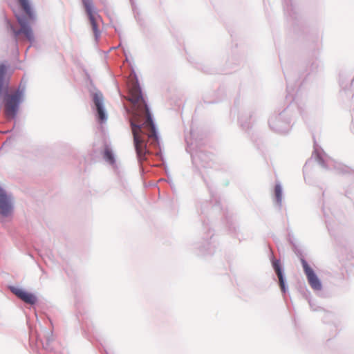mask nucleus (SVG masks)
I'll return each mask as SVG.
<instances>
[{
	"mask_svg": "<svg viewBox=\"0 0 354 354\" xmlns=\"http://www.w3.org/2000/svg\"><path fill=\"white\" fill-rule=\"evenodd\" d=\"M274 195L277 203L281 204L282 200V190L279 185H276L274 187Z\"/></svg>",
	"mask_w": 354,
	"mask_h": 354,
	"instance_id": "nucleus-12",
	"label": "nucleus"
},
{
	"mask_svg": "<svg viewBox=\"0 0 354 354\" xmlns=\"http://www.w3.org/2000/svg\"><path fill=\"white\" fill-rule=\"evenodd\" d=\"M22 93L19 90L7 93L4 97L5 114L6 118L13 119L17 115L21 101Z\"/></svg>",
	"mask_w": 354,
	"mask_h": 354,
	"instance_id": "nucleus-3",
	"label": "nucleus"
},
{
	"mask_svg": "<svg viewBox=\"0 0 354 354\" xmlns=\"http://www.w3.org/2000/svg\"><path fill=\"white\" fill-rule=\"evenodd\" d=\"M83 5L88 17H93V6L91 0H82Z\"/></svg>",
	"mask_w": 354,
	"mask_h": 354,
	"instance_id": "nucleus-9",
	"label": "nucleus"
},
{
	"mask_svg": "<svg viewBox=\"0 0 354 354\" xmlns=\"http://www.w3.org/2000/svg\"><path fill=\"white\" fill-rule=\"evenodd\" d=\"M88 18H89V20H90V23H91V27H92V30H93V34H94L95 37H97L100 35V30L98 29L97 23L95 21V17L93 16V17H88Z\"/></svg>",
	"mask_w": 354,
	"mask_h": 354,
	"instance_id": "nucleus-11",
	"label": "nucleus"
},
{
	"mask_svg": "<svg viewBox=\"0 0 354 354\" xmlns=\"http://www.w3.org/2000/svg\"><path fill=\"white\" fill-rule=\"evenodd\" d=\"M93 101L96 107V110L97 112V118L99 120H100L101 122L106 120V116L103 106L104 97L102 94L100 92L95 93L93 95Z\"/></svg>",
	"mask_w": 354,
	"mask_h": 354,
	"instance_id": "nucleus-6",
	"label": "nucleus"
},
{
	"mask_svg": "<svg viewBox=\"0 0 354 354\" xmlns=\"http://www.w3.org/2000/svg\"><path fill=\"white\" fill-rule=\"evenodd\" d=\"M301 262L310 287L315 290H321L322 283L313 268H310L305 259H301Z\"/></svg>",
	"mask_w": 354,
	"mask_h": 354,
	"instance_id": "nucleus-4",
	"label": "nucleus"
},
{
	"mask_svg": "<svg viewBox=\"0 0 354 354\" xmlns=\"http://www.w3.org/2000/svg\"><path fill=\"white\" fill-rule=\"evenodd\" d=\"M104 158L106 161H108L110 164H114L115 158L112 151L109 148H106L104 151Z\"/></svg>",
	"mask_w": 354,
	"mask_h": 354,
	"instance_id": "nucleus-10",
	"label": "nucleus"
},
{
	"mask_svg": "<svg viewBox=\"0 0 354 354\" xmlns=\"http://www.w3.org/2000/svg\"><path fill=\"white\" fill-rule=\"evenodd\" d=\"M11 290L16 296L27 304H34L36 302L35 296L30 292L15 287H12Z\"/></svg>",
	"mask_w": 354,
	"mask_h": 354,
	"instance_id": "nucleus-7",
	"label": "nucleus"
},
{
	"mask_svg": "<svg viewBox=\"0 0 354 354\" xmlns=\"http://www.w3.org/2000/svg\"><path fill=\"white\" fill-rule=\"evenodd\" d=\"M129 100L133 104L136 117L145 116V121L141 124L131 122L133 142L139 160L145 159L147 150V138L150 145H156L158 137L151 115L142 97L140 87L137 81L133 80L128 84Z\"/></svg>",
	"mask_w": 354,
	"mask_h": 354,
	"instance_id": "nucleus-1",
	"label": "nucleus"
},
{
	"mask_svg": "<svg viewBox=\"0 0 354 354\" xmlns=\"http://www.w3.org/2000/svg\"><path fill=\"white\" fill-rule=\"evenodd\" d=\"M16 4L18 8L20 9L23 13L22 15L20 11L12 6V9L15 14V16L17 20L19 25L20 26L19 29L15 28L12 25L10 26V28L14 35L16 41L20 39V35H23L25 38L29 41L34 40V35L32 30L29 24V22L34 19V10L30 0H15Z\"/></svg>",
	"mask_w": 354,
	"mask_h": 354,
	"instance_id": "nucleus-2",
	"label": "nucleus"
},
{
	"mask_svg": "<svg viewBox=\"0 0 354 354\" xmlns=\"http://www.w3.org/2000/svg\"><path fill=\"white\" fill-rule=\"evenodd\" d=\"M272 266H273V268H274V271L276 272V274L278 277L279 286L281 288V290L282 292H285V291H286L285 282H284V279H283V274H282V271H281V268L280 261L279 260H273L272 261Z\"/></svg>",
	"mask_w": 354,
	"mask_h": 354,
	"instance_id": "nucleus-8",
	"label": "nucleus"
},
{
	"mask_svg": "<svg viewBox=\"0 0 354 354\" xmlns=\"http://www.w3.org/2000/svg\"><path fill=\"white\" fill-rule=\"evenodd\" d=\"M136 120H137V122H141V121L139 120V118H137V119H136Z\"/></svg>",
	"mask_w": 354,
	"mask_h": 354,
	"instance_id": "nucleus-13",
	"label": "nucleus"
},
{
	"mask_svg": "<svg viewBox=\"0 0 354 354\" xmlns=\"http://www.w3.org/2000/svg\"><path fill=\"white\" fill-rule=\"evenodd\" d=\"M12 210V201L6 192L0 187V214L9 216Z\"/></svg>",
	"mask_w": 354,
	"mask_h": 354,
	"instance_id": "nucleus-5",
	"label": "nucleus"
}]
</instances>
